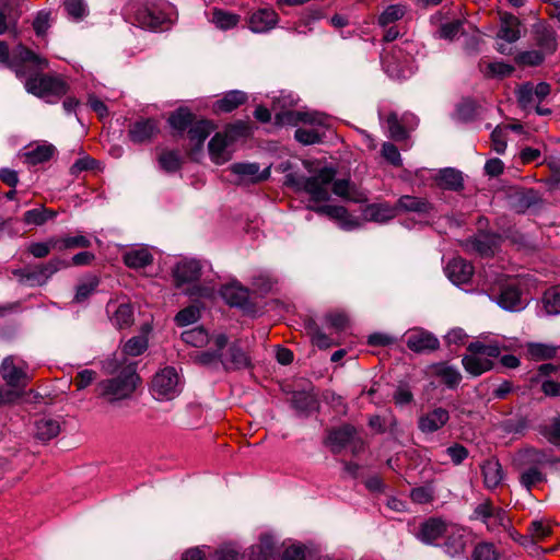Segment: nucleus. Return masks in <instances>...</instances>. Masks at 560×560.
<instances>
[{
    "label": "nucleus",
    "instance_id": "1",
    "mask_svg": "<svg viewBox=\"0 0 560 560\" xmlns=\"http://www.w3.org/2000/svg\"><path fill=\"white\" fill-rule=\"evenodd\" d=\"M140 383L141 377L137 373L136 363H128L117 375L100 381L94 393L96 397L113 405L131 398Z\"/></svg>",
    "mask_w": 560,
    "mask_h": 560
},
{
    "label": "nucleus",
    "instance_id": "2",
    "mask_svg": "<svg viewBox=\"0 0 560 560\" xmlns=\"http://www.w3.org/2000/svg\"><path fill=\"white\" fill-rule=\"evenodd\" d=\"M335 176L336 170L325 166L310 177L289 173L284 176V184L295 191L307 194L314 202H324L330 198L329 187Z\"/></svg>",
    "mask_w": 560,
    "mask_h": 560
},
{
    "label": "nucleus",
    "instance_id": "3",
    "mask_svg": "<svg viewBox=\"0 0 560 560\" xmlns=\"http://www.w3.org/2000/svg\"><path fill=\"white\" fill-rule=\"evenodd\" d=\"M0 65L14 72L16 78L23 79L30 71L48 68V60L20 44L12 54L7 42L0 40Z\"/></svg>",
    "mask_w": 560,
    "mask_h": 560
},
{
    "label": "nucleus",
    "instance_id": "4",
    "mask_svg": "<svg viewBox=\"0 0 560 560\" xmlns=\"http://www.w3.org/2000/svg\"><path fill=\"white\" fill-rule=\"evenodd\" d=\"M46 68L30 71L24 81L27 93L33 94L47 103H57L67 95L69 84L60 75L42 73Z\"/></svg>",
    "mask_w": 560,
    "mask_h": 560
},
{
    "label": "nucleus",
    "instance_id": "5",
    "mask_svg": "<svg viewBox=\"0 0 560 560\" xmlns=\"http://www.w3.org/2000/svg\"><path fill=\"white\" fill-rule=\"evenodd\" d=\"M468 354L463 355L462 364L464 370L471 376H480L494 368L493 359L501 354L498 345L472 341L468 345Z\"/></svg>",
    "mask_w": 560,
    "mask_h": 560
},
{
    "label": "nucleus",
    "instance_id": "6",
    "mask_svg": "<svg viewBox=\"0 0 560 560\" xmlns=\"http://www.w3.org/2000/svg\"><path fill=\"white\" fill-rule=\"evenodd\" d=\"M411 44L408 42L395 45L385 51L382 57V67L387 75L394 80H406L413 73V56L409 51Z\"/></svg>",
    "mask_w": 560,
    "mask_h": 560
},
{
    "label": "nucleus",
    "instance_id": "7",
    "mask_svg": "<svg viewBox=\"0 0 560 560\" xmlns=\"http://www.w3.org/2000/svg\"><path fill=\"white\" fill-rule=\"evenodd\" d=\"M167 4L156 1H144L132 5L135 23L144 30L164 31L168 28L171 19L166 12Z\"/></svg>",
    "mask_w": 560,
    "mask_h": 560
},
{
    "label": "nucleus",
    "instance_id": "8",
    "mask_svg": "<svg viewBox=\"0 0 560 560\" xmlns=\"http://www.w3.org/2000/svg\"><path fill=\"white\" fill-rule=\"evenodd\" d=\"M470 521H479L486 525L488 532H497L500 528L505 530L511 527V518L508 512L500 506H495L491 499H485L477 504L470 515Z\"/></svg>",
    "mask_w": 560,
    "mask_h": 560
},
{
    "label": "nucleus",
    "instance_id": "9",
    "mask_svg": "<svg viewBox=\"0 0 560 560\" xmlns=\"http://www.w3.org/2000/svg\"><path fill=\"white\" fill-rule=\"evenodd\" d=\"M358 431L354 425L346 423L340 427L327 430L324 444L329 447L335 455L340 454L347 446L352 445V454L357 455L363 447V441L357 436Z\"/></svg>",
    "mask_w": 560,
    "mask_h": 560
},
{
    "label": "nucleus",
    "instance_id": "10",
    "mask_svg": "<svg viewBox=\"0 0 560 560\" xmlns=\"http://www.w3.org/2000/svg\"><path fill=\"white\" fill-rule=\"evenodd\" d=\"M150 390L158 400H171L179 395L180 383L175 368L166 366L156 372L152 378Z\"/></svg>",
    "mask_w": 560,
    "mask_h": 560
},
{
    "label": "nucleus",
    "instance_id": "11",
    "mask_svg": "<svg viewBox=\"0 0 560 560\" xmlns=\"http://www.w3.org/2000/svg\"><path fill=\"white\" fill-rule=\"evenodd\" d=\"M27 369L26 362L21 361L20 364H16L15 358L8 355L0 364V376L9 387L23 388L28 383Z\"/></svg>",
    "mask_w": 560,
    "mask_h": 560
},
{
    "label": "nucleus",
    "instance_id": "12",
    "mask_svg": "<svg viewBox=\"0 0 560 560\" xmlns=\"http://www.w3.org/2000/svg\"><path fill=\"white\" fill-rule=\"evenodd\" d=\"M501 235L494 232H479L464 242L468 252H474L481 257H492L499 247Z\"/></svg>",
    "mask_w": 560,
    "mask_h": 560
},
{
    "label": "nucleus",
    "instance_id": "13",
    "mask_svg": "<svg viewBox=\"0 0 560 560\" xmlns=\"http://www.w3.org/2000/svg\"><path fill=\"white\" fill-rule=\"evenodd\" d=\"M160 132V125L155 118H139L128 128V138L135 144L150 143Z\"/></svg>",
    "mask_w": 560,
    "mask_h": 560
},
{
    "label": "nucleus",
    "instance_id": "14",
    "mask_svg": "<svg viewBox=\"0 0 560 560\" xmlns=\"http://www.w3.org/2000/svg\"><path fill=\"white\" fill-rule=\"evenodd\" d=\"M447 527L448 524L442 517L431 516L419 524L415 536L425 545H435Z\"/></svg>",
    "mask_w": 560,
    "mask_h": 560
},
{
    "label": "nucleus",
    "instance_id": "15",
    "mask_svg": "<svg viewBox=\"0 0 560 560\" xmlns=\"http://www.w3.org/2000/svg\"><path fill=\"white\" fill-rule=\"evenodd\" d=\"M406 345L416 353L432 352L440 348L439 339L430 331L416 328L408 332Z\"/></svg>",
    "mask_w": 560,
    "mask_h": 560
},
{
    "label": "nucleus",
    "instance_id": "16",
    "mask_svg": "<svg viewBox=\"0 0 560 560\" xmlns=\"http://www.w3.org/2000/svg\"><path fill=\"white\" fill-rule=\"evenodd\" d=\"M443 537L444 541L440 546L447 556L455 558L465 553L467 547V535L463 527L448 525Z\"/></svg>",
    "mask_w": 560,
    "mask_h": 560
},
{
    "label": "nucleus",
    "instance_id": "17",
    "mask_svg": "<svg viewBox=\"0 0 560 560\" xmlns=\"http://www.w3.org/2000/svg\"><path fill=\"white\" fill-rule=\"evenodd\" d=\"M450 412L443 407H436L419 416L417 427L423 434H432L441 430L450 421Z\"/></svg>",
    "mask_w": 560,
    "mask_h": 560
},
{
    "label": "nucleus",
    "instance_id": "18",
    "mask_svg": "<svg viewBox=\"0 0 560 560\" xmlns=\"http://www.w3.org/2000/svg\"><path fill=\"white\" fill-rule=\"evenodd\" d=\"M279 22L278 13L271 8H260L248 16V28L254 33H267Z\"/></svg>",
    "mask_w": 560,
    "mask_h": 560
},
{
    "label": "nucleus",
    "instance_id": "19",
    "mask_svg": "<svg viewBox=\"0 0 560 560\" xmlns=\"http://www.w3.org/2000/svg\"><path fill=\"white\" fill-rule=\"evenodd\" d=\"M474 271L472 264L463 257H454L445 267L447 278L457 285L468 283L474 276Z\"/></svg>",
    "mask_w": 560,
    "mask_h": 560
},
{
    "label": "nucleus",
    "instance_id": "20",
    "mask_svg": "<svg viewBox=\"0 0 560 560\" xmlns=\"http://www.w3.org/2000/svg\"><path fill=\"white\" fill-rule=\"evenodd\" d=\"M300 122L320 125L322 118L316 113L302 110H282L275 115V124L278 126H298Z\"/></svg>",
    "mask_w": 560,
    "mask_h": 560
},
{
    "label": "nucleus",
    "instance_id": "21",
    "mask_svg": "<svg viewBox=\"0 0 560 560\" xmlns=\"http://www.w3.org/2000/svg\"><path fill=\"white\" fill-rule=\"evenodd\" d=\"M200 276L201 265L196 259L179 261L173 271L176 287L198 281Z\"/></svg>",
    "mask_w": 560,
    "mask_h": 560
},
{
    "label": "nucleus",
    "instance_id": "22",
    "mask_svg": "<svg viewBox=\"0 0 560 560\" xmlns=\"http://www.w3.org/2000/svg\"><path fill=\"white\" fill-rule=\"evenodd\" d=\"M196 118V115L187 106H180L170 114L167 124L175 137H183Z\"/></svg>",
    "mask_w": 560,
    "mask_h": 560
},
{
    "label": "nucleus",
    "instance_id": "23",
    "mask_svg": "<svg viewBox=\"0 0 560 560\" xmlns=\"http://www.w3.org/2000/svg\"><path fill=\"white\" fill-rule=\"evenodd\" d=\"M397 215L405 212H415L418 214H429L433 206L425 198L404 195L395 203Z\"/></svg>",
    "mask_w": 560,
    "mask_h": 560
},
{
    "label": "nucleus",
    "instance_id": "24",
    "mask_svg": "<svg viewBox=\"0 0 560 560\" xmlns=\"http://www.w3.org/2000/svg\"><path fill=\"white\" fill-rule=\"evenodd\" d=\"M535 44L545 55H552L558 48V37L556 31L551 26L538 24L534 28Z\"/></svg>",
    "mask_w": 560,
    "mask_h": 560
},
{
    "label": "nucleus",
    "instance_id": "25",
    "mask_svg": "<svg viewBox=\"0 0 560 560\" xmlns=\"http://www.w3.org/2000/svg\"><path fill=\"white\" fill-rule=\"evenodd\" d=\"M480 468L483 478V485L487 489L493 490L502 483L504 472L498 458L491 457L486 459Z\"/></svg>",
    "mask_w": 560,
    "mask_h": 560
},
{
    "label": "nucleus",
    "instance_id": "26",
    "mask_svg": "<svg viewBox=\"0 0 560 560\" xmlns=\"http://www.w3.org/2000/svg\"><path fill=\"white\" fill-rule=\"evenodd\" d=\"M221 296L230 305L243 310L249 306V291L236 283L225 284L221 288Z\"/></svg>",
    "mask_w": 560,
    "mask_h": 560
},
{
    "label": "nucleus",
    "instance_id": "27",
    "mask_svg": "<svg viewBox=\"0 0 560 560\" xmlns=\"http://www.w3.org/2000/svg\"><path fill=\"white\" fill-rule=\"evenodd\" d=\"M363 217L369 221L385 223L397 217L395 205L389 202H377L368 205L363 209Z\"/></svg>",
    "mask_w": 560,
    "mask_h": 560
},
{
    "label": "nucleus",
    "instance_id": "28",
    "mask_svg": "<svg viewBox=\"0 0 560 560\" xmlns=\"http://www.w3.org/2000/svg\"><path fill=\"white\" fill-rule=\"evenodd\" d=\"M225 370H243L252 366L249 355L240 347L237 342H233L229 350L226 358L221 360Z\"/></svg>",
    "mask_w": 560,
    "mask_h": 560
},
{
    "label": "nucleus",
    "instance_id": "29",
    "mask_svg": "<svg viewBox=\"0 0 560 560\" xmlns=\"http://www.w3.org/2000/svg\"><path fill=\"white\" fill-rule=\"evenodd\" d=\"M291 405L299 415L304 417H308L319 407L316 396L305 390L294 392L291 397Z\"/></svg>",
    "mask_w": 560,
    "mask_h": 560
},
{
    "label": "nucleus",
    "instance_id": "30",
    "mask_svg": "<svg viewBox=\"0 0 560 560\" xmlns=\"http://www.w3.org/2000/svg\"><path fill=\"white\" fill-rule=\"evenodd\" d=\"M521 290L514 282H509L502 287L498 298V304L508 311H518L522 306Z\"/></svg>",
    "mask_w": 560,
    "mask_h": 560
},
{
    "label": "nucleus",
    "instance_id": "31",
    "mask_svg": "<svg viewBox=\"0 0 560 560\" xmlns=\"http://www.w3.org/2000/svg\"><path fill=\"white\" fill-rule=\"evenodd\" d=\"M412 115H402L398 117L397 113L390 112L386 117V124L389 132V137L395 141H402L409 137L406 125L409 124L410 119H413Z\"/></svg>",
    "mask_w": 560,
    "mask_h": 560
},
{
    "label": "nucleus",
    "instance_id": "32",
    "mask_svg": "<svg viewBox=\"0 0 560 560\" xmlns=\"http://www.w3.org/2000/svg\"><path fill=\"white\" fill-rule=\"evenodd\" d=\"M213 129L214 125L211 120L196 118L195 122L187 130V137L197 149H200Z\"/></svg>",
    "mask_w": 560,
    "mask_h": 560
},
{
    "label": "nucleus",
    "instance_id": "33",
    "mask_svg": "<svg viewBox=\"0 0 560 560\" xmlns=\"http://www.w3.org/2000/svg\"><path fill=\"white\" fill-rule=\"evenodd\" d=\"M233 174L238 175L241 180L250 183H260L268 178L269 171L259 172L257 163H235L231 166Z\"/></svg>",
    "mask_w": 560,
    "mask_h": 560
},
{
    "label": "nucleus",
    "instance_id": "34",
    "mask_svg": "<svg viewBox=\"0 0 560 560\" xmlns=\"http://www.w3.org/2000/svg\"><path fill=\"white\" fill-rule=\"evenodd\" d=\"M153 255L145 247L131 248L122 255L124 264L130 269L145 268L153 262Z\"/></svg>",
    "mask_w": 560,
    "mask_h": 560
},
{
    "label": "nucleus",
    "instance_id": "35",
    "mask_svg": "<svg viewBox=\"0 0 560 560\" xmlns=\"http://www.w3.org/2000/svg\"><path fill=\"white\" fill-rule=\"evenodd\" d=\"M435 180L439 187L446 190L460 191L464 189L462 172L452 167L441 170L436 175Z\"/></svg>",
    "mask_w": 560,
    "mask_h": 560
},
{
    "label": "nucleus",
    "instance_id": "36",
    "mask_svg": "<svg viewBox=\"0 0 560 560\" xmlns=\"http://www.w3.org/2000/svg\"><path fill=\"white\" fill-rule=\"evenodd\" d=\"M247 101L246 93L233 90L223 95L222 98L218 100L213 104V112L219 113H231Z\"/></svg>",
    "mask_w": 560,
    "mask_h": 560
},
{
    "label": "nucleus",
    "instance_id": "37",
    "mask_svg": "<svg viewBox=\"0 0 560 560\" xmlns=\"http://www.w3.org/2000/svg\"><path fill=\"white\" fill-rule=\"evenodd\" d=\"M60 433L59 421L51 418H40L35 421L34 436L38 441L46 443L55 439Z\"/></svg>",
    "mask_w": 560,
    "mask_h": 560
},
{
    "label": "nucleus",
    "instance_id": "38",
    "mask_svg": "<svg viewBox=\"0 0 560 560\" xmlns=\"http://www.w3.org/2000/svg\"><path fill=\"white\" fill-rule=\"evenodd\" d=\"M433 373L450 389H455L462 381L460 372L446 362L435 364Z\"/></svg>",
    "mask_w": 560,
    "mask_h": 560
},
{
    "label": "nucleus",
    "instance_id": "39",
    "mask_svg": "<svg viewBox=\"0 0 560 560\" xmlns=\"http://www.w3.org/2000/svg\"><path fill=\"white\" fill-rule=\"evenodd\" d=\"M559 347L544 342H528L526 345V354L533 361H547L557 357Z\"/></svg>",
    "mask_w": 560,
    "mask_h": 560
},
{
    "label": "nucleus",
    "instance_id": "40",
    "mask_svg": "<svg viewBox=\"0 0 560 560\" xmlns=\"http://www.w3.org/2000/svg\"><path fill=\"white\" fill-rule=\"evenodd\" d=\"M56 148L52 144L44 143L28 149L23 153L26 164L35 166L48 162L55 154Z\"/></svg>",
    "mask_w": 560,
    "mask_h": 560
},
{
    "label": "nucleus",
    "instance_id": "41",
    "mask_svg": "<svg viewBox=\"0 0 560 560\" xmlns=\"http://www.w3.org/2000/svg\"><path fill=\"white\" fill-rule=\"evenodd\" d=\"M497 37L508 43H515L521 37L520 20L512 15H505L502 18V23Z\"/></svg>",
    "mask_w": 560,
    "mask_h": 560
},
{
    "label": "nucleus",
    "instance_id": "42",
    "mask_svg": "<svg viewBox=\"0 0 560 560\" xmlns=\"http://www.w3.org/2000/svg\"><path fill=\"white\" fill-rule=\"evenodd\" d=\"M57 217V211L48 209L45 206L27 210L23 214V222L26 225L39 226L45 224L47 221L52 220Z\"/></svg>",
    "mask_w": 560,
    "mask_h": 560
},
{
    "label": "nucleus",
    "instance_id": "43",
    "mask_svg": "<svg viewBox=\"0 0 560 560\" xmlns=\"http://www.w3.org/2000/svg\"><path fill=\"white\" fill-rule=\"evenodd\" d=\"M479 70L486 78H506L510 77L514 67L503 61L486 62L480 60L478 63Z\"/></svg>",
    "mask_w": 560,
    "mask_h": 560
},
{
    "label": "nucleus",
    "instance_id": "44",
    "mask_svg": "<svg viewBox=\"0 0 560 560\" xmlns=\"http://www.w3.org/2000/svg\"><path fill=\"white\" fill-rule=\"evenodd\" d=\"M158 163L165 173H176L182 168L184 158L177 150H163L158 156Z\"/></svg>",
    "mask_w": 560,
    "mask_h": 560
},
{
    "label": "nucleus",
    "instance_id": "45",
    "mask_svg": "<svg viewBox=\"0 0 560 560\" xmlns=\"http://www.w3.org/2000/svg\"><path fill=\"white\" fill-rule=\"evenodd\" d=\"M58 250H67V249H75V248H89L92 246V240L90 235L86 234H75L70 235L66 234L62 236H57Z\"/></svg>",
    "mask_w": 560,
    "mask_h": 560
},
{
    "label": "nucleus",
    "instance_id": "46",
    "mask_svg": "<svg viewBox=\"0 0 560 560\" xmlns=\"http://www.w3.org/2000/svg\"><path fill=\"white\" fill-rule=\"evenodd\" d=\"M273 551V539L270 536H261L259 542L249 548L248 560H269Z\"/></svg>",
    "mask_w": 560,
    "mask_h": 560
},
{
    "label": "nucleus",
    "instance_id": "47",
    "mask_svg": "<svg viewBox=\"0 0 560 560\" xmlns=\"http://www.w3.org/2000/svg\"><path fill=\"white\" fill-rule=\"evenodd\" d=\"M110 320L118 329L129 328L133 324V308L129 303H122L117 306Z\"/></svg>",
    "mask_w": 560,
    "mask_h": 560
},
{
    "label": "nucleus",
    "instance_id": "48",
    "mask_svg": "<svg viewBox=\"0 0 560 560\" xmlns=\"http://www.w3.org/2000/svg\"><path fill=\"white\" fill-rule=\"evenodd\" d=\"M211 22L220 30H231L240 22V15L225 11L223 9L214 8L211 13Z\"/></svg>",
    "mask_w": 560,
    "mask_h": 560
},
{
    "label": "nucleus",
    "instance_id": "49",
    "mask_svg": "<svg viewBox=\"0 0 560 560\" xmlns=\"http://www.w3.org/2000/svg\"><path fill=\"white\" fill-rule=\"evenodd\" d=\"M541 305L547 315L560 314V285H553L544 292Z\"/></svg>",
    "mask_w": 560,
    "mask_h": 560
},
{
    "label": "nucleus",
    "instance_id": "50",
    "mask_svg": "<svg viewBox=\"0 0 560 560\" xmlns=\"http://www.w3.org/2000/svg\"><path fill=\"white\" fill-rule=\"evenodd\" d=\"M182 340L192 347L201 348L209 342V334L202 326H198L183 331Z\"/></svg>",
    "mask_w": 560,
    "mask_h": 560
},
{
    "label": "nucleus",
    "instance_id": "51",
    "mask_svg": "<svg viewBox=\"0 0 560 560\" xmlns=\"http://www.w3.org/2000/svg\"><path fill=\"white\" fill-rule=\"evenodd\" d=\"M478 105L472 98H463L456 106L455 117L458 121L469 122L477 117Z\"/></svg>",
    "mask_w": 560,
    "mask_h": 560
},
{
    "label": "nucleus",
    "instance_id": "52",
    "mask_svg": "<svg viewBox=\"0 0 560 560\" xmlns=\"http://www.w3.org/2000/svg\"><path fill=\"white\" fill-rule=\"evenodd\" d=\"M101 282L100 277L90 275L84 281L77 285L74 301L78 303L84 302L97 289Z\"/></svg>",
    "mask_w": 560,
    "mask_h": 560
},
{
    "label": "nucleus",
    "instance_id": "53",
    "mask_svg": "<svg viewBox=\"0 0 560 560\" xmlns=\"http://www.w3.org/2000/svg\"><path fill=\"white\" fill-rule=\"evenodd\" d=\"M308 209L341 223H346L349 219V212L343 206L324 205L317 207H308Z\"/></svg>",
    "mask_w": 560,
    "mask_h": 560
},
{
    "label": "nucleus",
    "instance_id": "54",
    "mask_svg": "<svg viewBox=\"0 0 560 560\" xmlns=\"http://www.w3.org/2000/svg\"><path fill=\"white\" fill-rule=\"evenodd\" d=\"M537 201L538 196L536 190L527 189L515 194L513 207L517 213H524L530 207L536 205Z\"/></svg>",
    "mask_w": 560,
    "mask_h": 560
},
{
    "label": "nucleus",
    "instance_id": "55",
    "mask_svg": "<svg viewBox=\"0 0 560 560\" xmlns=\"http://www.w3.org/2000/svg\"><path fill=\"white\" fill-rule=\"evenodd\" d=\"M52 249L58 250L57 236H51L46 242H33L27 246V253L35 258H45Z\"/></svg>",
    "mask_w": 560,
    "mask_h": 560
},
{
    "label": "nucleus",
    "instance_id": "56",
    "mask_svg": "<svg viewBox=\"0 0 560 560\" xmlns=\"http://www.w3.org/2000/svg\"><path fill=\"white\" fill-rule=\"evenodd\" d=\"M499 558L498 549L489 541L478 542L471 552V560H499Z\"/></svg>",
    "mask_w": 560,
    "mask_h": 560
},
{
    "label": "nucleus",
    "instance_id": "57",
    "mask_svg": "<svg viewBox=\"0 0 560 560\" xmlns=\"http://www.w3.org/2000/svg\"><path fill=\"white\" fill-rule=\"evenodd\" d=\"M200 316V308L197 305L192 304L180 310L175 315L174 322L177 326L184 327L198 322Z\"/></svg>",
    "mask_w": 560,
    "mask_h": 560
},
{
    "label": "nucleus",
    "instance_id": "58",
    "mask_svg": "<svg viewBox=\"0 0 560 560\" xmlns=\"http://www.w3.org/2000/svg\"><path fill=\"white\" fill-rule=\"evenodd\" d=\"M539 433L549 443L560 447V417L552 418L549 424L540 425Z\"/></svg>",
    "mask_w": 560,
    "mask_h": 560
},
{
    "label": "nucleus",
    "instance_id": "59",
    "mask_svg": "<svg viewBox=\"0 0 560 560\" xmlns=\"http://www.w3.org/2000/svg\"><path fill=\"white\" fill-rule=\"evenodd\" d=\"M148 349V338L144 336L131 337L122 347V353L129 357L142 354Z\"/></svg>",
    "mask_w": 560,
    "mask_h": 560
},
{
    "label": "nucleus",
    "instance_id": "60",
    "mask_svg": "<svg viewBox=\"0 0 560 560\" xmlns=\"http://www.w3.org/2000/svg\"><path fill=\"white\" fill-rule=\"evenodd\" d=\"M546 480V476L535 466L524 470L520 476L521 485L528 491L538 483Z\"/></svg>",
    "mask_w": 560,
    "mask_h": 560
},
{
    "label": "nucleus",
    "instance_id": "61",
    "mask_svg": "<svg viewBox=\"0 0 560 560\" xmlns=\"http://www.w3.org/2000/svg\"><path fill=\"white\" fill-rule=\"evenodd\" d=\"M405 15V8L399 4L388 5L378 16L377 22L380 26H387Z\"/></svg>",
    "mask_w": 560,
    "mask_h": 560
},
{
    "label": "nucleus",
    "instance_id": "62",
    "mask_svg": "<svg viewBox=\"0 0 560 560\" xmlns=\"http://www.w3.org/2000/svg\"><path fill=\"white\" fill-rule=\"evenodd\" d=\"M546 55L540 50H526L520 52L515 57V61L520 66L536 67L544 62Z\"/></svg>",
    "mask_w": 560,
    "mask_h": 560
},
{
    "label": "nucleus",
    "instance_id": "63",
    "mask_svg": "<svg viewBox=\"0 0 560 560\" xmlns=\"http://www.w3.org/2000/svg\"><path fill=\"white\" fill-rule=\"evenodd\" d=\"M326 326L334 329L336 332H341L347 329L349 319L345 313L332 312L324 316Z\"/></svg>",
    "mask_w": 560,
    "mask_h": 560
},
{
    "label": "nucleus",
    "instance_id": "64",
    "mask_svg": "<svg viewBox=\"0 0 560 560\" xmlns=\"http://www.w3.org/2000/svg\"><path fill=\"white\" fill-rule=\"evenodd\" d=\"M445 453L455 466L462 465L469 456L468 448L460 443L451 444Z\"/></svg>",
    "mask_w": 560,
    "mask_h": 560
}]
</instances>
